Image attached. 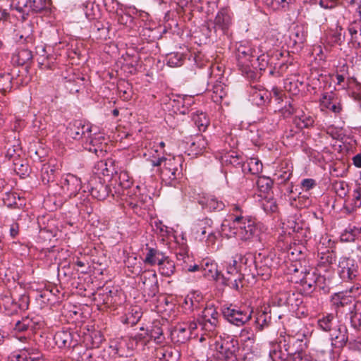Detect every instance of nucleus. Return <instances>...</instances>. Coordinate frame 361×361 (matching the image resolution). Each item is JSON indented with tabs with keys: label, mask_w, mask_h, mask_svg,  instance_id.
<instances>
[{
	"label": "nucleus",
	"mask_w": 361,
	"mask_h": 361,
	"mask_svg": "<svg viewBox=\"0 0 361 361\" xmlns=\"http://www.w3.org/2000/svg\"><path fill=\"white\" fill-rule=\"evenodd\" d=\"M318 269L319 271H328L336 259V254L333 251L326 250V252L319 253Z\"/></svg>",
	"instance_id": "bb28decb"
},
{
	"label": "nucleus",
	"mask_w": 361,
	"mask_h": 361,
	"mask_svg": "<svg viewBox=\"0 0 361 361\" xmlns=\"http://www.w3.org/2000/svg\"><path fill=\"white\" fill-rule=\"evenodd\" d=\"M361 207V188H359L354 190L352 203L345 207L348 213H353L355 209Z\"/></svg>",
	"instance_id": "864d4df0"
},
{
	"label": "nucleus",
	"mask_w": 361,
	"mask_h": 361,
	"mask_svg": "<svg viewBox=\"0 0 361 361\" xmlns=\"http://www.w3.org/2000/svg\"><path fill=\"white\" fill-rule=\"evenodd\" d=\"M338 274L344 281L355 280L360 275L357 262L352 257H341L338 264Z\"/></svg>",
	"instance_id": "6e6552de"
},
{
	"label": "nucleus",
	"mask_w": 361,
	"mask_h": 361,
	"mask_svg": "<svg viewBox=\"0 0 361 361\" xmlns=\"http://www.w3.org/2000/svg\"><path fill=\"white\" fill-rule=\"evenodd\" d=\"M66 130L71 137L74 140H81L83 143L93 130L90 123L82 120H75L68 124Z\"/></svg>",
	"instance_id": "f8f14e48"
},
{
	"label": "nucleus",
	"mask_w": 361,
	"mask_h": 361,
	"mask_svg": "<svg viewBox=\"0 0 361 361\" xmlns=\"http://www.w3.org/2000/svg\"><path fill=\"white\" fill-rule=\"evenodd\" d=\"M222 314L229 323L240 326L250 320L252 311L231 305L222 308Z\"/></svg>",
	"instance_id": "0eeeda50"
},
{
	"label": "nucleus",
	"mask_w": 361,
	"mask_h": 361,
	"mask_svg": "<svg viewBox=\"0 0 361 361\" xmlns=\"http://www.w3.org/2000/svg\"><path fill=\"white\" fill-rule=\"evenodd\" d=\"M140 330V332L137 333L132 338V339L135 342L136 344L140 343L145 345L150 341L149 330L145 329L144 327H141Z\"/></svg>",
	"instance_id": "bf43d9fd"
},
{
	"label": "nucleus",
	"mask_w": 361,
	"mask_h": 361,
	"mask_svg": "<svg viewBox=\"0 0 361 361\" xmlns=\"http://www.w3.org/2000/svg\"><path fill=\"white\" fill-rule=\"evenodd\" d=\"M210 97L214 103L219 104L221 102L224 97L226 95V91L224 84L221 82H217L212 85L211 90H208Z\"/></svg>",
	"instance_id": "ea45409f"
},
{
	"label": "nucleus",
	"mask_w": 361,
	"mask_h": 361,
	"mask_svg": "<svg viewBox=\"0 0 361 361\" xmlns=\"http://www.w3.org/2000/svg\"><path fill=\"white\" fill-rule=\"evenodd\" d=\"M145 292L149 298L154 297L159 293V283L157 275L155 272L147 273L143 276Z\"/></svg>",
	"instance_id": "393cba45"
},
{
	"label": "nucleus",
	"mask_w": 361,
	"mask_h": 361,
	"mask_svg": "<svg viewBox=\"0 0 361 361\" xmlns=\"http://www.w3.org/2000/svg\"><path fill=\"white\" fill-rule=\"evenodd\" d=\"M212 222V220L207 218L198 220L193 227V231L197 237H199L200 240H203L207 233H208V236H210L212 234V231L211 230Z\"/></svg>",
	"instance_id": "7c9ffc66"
},
{
	"label": "nucleus",
	"mask_w": 361,
	"mask_h": 361,
	"mask_svg": "<svg viewBox=\"0 0 361 361\" xmlns=\"http://www.w3.org/2000/svg\"><path fill=\"white\" fill-rule=\"evenodd\" d=\"M149 335L150 341L153 339L157 343H161L164 340L163 330L159 325L153 326L152 329L149 330Z\"/></svg>",
	"instance_id": "052dcab7"
},
{
	"label": "nucleus",
	"mask_w": 361,
	"mask_h": 361,
	"mask_svg": "<svg viewBox=\"0 0 361 361\" xmlns=\"http://www.w3.org/2000/svg\"><path fill=\"white\" fill-rule=\"evenodd\" d=\"M219 314L213 305H207L202 311V316L198 319L199 325L209 336H214L217 334V329L219 326Z\"/></svg>",
	"instance_id": "39448f33"
},
{
	"label": "nucleus",
	"mask_w": 361,
	"mask_h": 361,
	"mask_svg": "<svg viewBox=\"0 0 361 361\" xmlns=\"http://www.w3.org/2000/svg\"><path fill=\"white\" fill-rule=\"evenodd\" d=\"M339 322L336 319L334 314H323L317 320V327L325 332H331L337 326Z\"/></svg>",
	"instance_id": "a878e982"
},
{
	"label": "nucleus",
	"mask_w": 361,
	"mask_h": 361,
	"mask_svg": "<svg viewBox=\"0 0 361 361\" xmlns=\"http://www.w3.org/2000/svg\"><path fill=\"white\" fill-rule=\"evenodd\" d=\"M279 299L282 305L289 307L293 312L298 311L303 303L302 296L293 292L281 293Z\"/></svg>",
	"instance_id": "b1692460"
},
{
	"label": "nucleus",
	"mask_w": 361,
	"mask_h": 361,
	"mask_svg": "<svg viewBox=\"0 0 361 361\" xmlns=\"http://www.w3.org/2000/svg\"><path fill=\"white\" fill-rule=\"evenodd\" d=\"M205 268L203 269V274L204 276L211 278L213 280L217 281L220 279L221 273L217 269V266L215 264H205Z\"/></svg>",
	"instance_id": "603ef678"
},
{
	"label": "nucleus",
	"mask_w": 361,
	"mask_h": 361,
	"mask_svg": "<svg viewBox=\"0 0 361 361\" xmlns=\"http://www.w3.org/2000/svg\"><path fill=\"white\" fill-rule=\"evenodd\" d=\"M185 59V55L180 52H171L166 55V63L170 67L181 66Z\"/></svg>",
	"instance_id": "79ce46f5"
},
{
	"label": "nucleus",
	"mask_w": 361,
	"mask_h": 361,
	"mask_svg": "<svg viewBox=\"0 0 361 361\" xmlns=\"http://www.w3.org/2000/svg\"><path fill=\"white\" fill-rule=\"evenodd\" d=\"M26 319L28 321L30 331H34L42 328L44 325V322L42 320V317L39 316H35L32 317H26Z\"/></svg>",
	"instance_id": "338daca9"
},
{
	"label": "nucleus",
	"mask_w": 361,
	"mask_h": 361,
	"mask_svg": "<svg viewBox=\"0 0 361 361\" xmlns=\"http://www.w3.org/2000/svg\"><path fill=\"white\" fill-rule=\"evenodd\" d=\"M290 205L297 208H306L312 204V200L305 195L299 194L297 198L290 197Z\"/></svg>",
	"instance_id": "09e8293b"
},
{
	"label": "nucleus",
	"mask_w": 361,
	"mask_h": 361,
	"mask_svg": "<svg viewBox=\"0 0 361 361\" xmlns=\"http://www.w3.org/2000/svg\"><path fill=\"white\" fill-rule=\"evenodd\" d=\"M273 180L266 176H259L256 181L257 189L263 196L271 190Z\"/></svg>",
	"instance_id": "37998d69"
},
{
	"label": "nucleus",
	"mask_w": 361,
	"mask_h": 361,
	"mask_svg": "<svg viewBox=\"0 0 361 361\" xmlns=\"http://www.w3.org/2000/svg\"><path fill=\"white\" fill-rule=\"evenodd\" d=\"M291 176L292 171L289 169L286 171H279L274 174V180L278 185H283L290 180Z\"/></svg>",
	"instance_id": "0e129e2a"
},
{
	"label": "nucleus",
	"mask_w": 361,
	"mask_h": 361,
	"mask_svg": "<svg viewBox=\"0 0 361 361\" xmlns=\"http://www.w3.org/2000/svg\"><path fill=\"white\" fill-rule=\"evenodd\" d=\"M314 123L313 117L303 112L301 115L297 116L295 119V125L300 129L310 128L314 125Z\"/></svg>",
	"instance_id": "de8ad7c7"
},
{
	"label": "nucleus",
	"mask_w": 361,
	"mask_h": 361,
	"mask_svg": "<svg viewBox=\"0 0 361 361\" xmlns=\"http://www.w3.org/2000/svg\"><path fill=\"white\" fill-rule=\"evenodd\" d=\"M282 262L281 257H277L276 254L271 253L264 257L259 263L257 262L255 264L256 274L260 276L262 280H267L271 276L272 269H276Z\"/></svg>",
	"instance_id": "9b49d317"
},
{
	"label": "nucleus",
	"mask_w": 361,
	"mask_h": 361,
	"mask_svg": "<svg viewBox=\"0 0 361 361\" xmlns=\"http://www.w3.org/2000/svg\"><path fill=\"white\" fill-rule=\"evenodd\" d=\"M308 27L306 25H296L292 30L290 38L294 44L302 45L307 39Z\"/></svg>",
	"instance_id": "c756f323"
},
{
	"label": "nucleus",
	"mask_w": 361,
	"mask_h": 361,
	"mask_svg": "<svg viewBox=\"0 0 361 361\" xmlns=\"http://www.w3.org/2000/svg\"><path fill=\"white\" fill-rule=\"evenodd\" d=\"M191 117L200 131H205L210 123V120L204 112L196 111L192 113Z\"/></svg>",
	"instance_id": "4c0bfd02"
},
{
	"label": "nucleus",
	"mask_w": 361,
	"mask_h": 361,
	"mask_svg": "<svg viewBox=\"0 0 361 361\" xmlns=\"http://www.w3.org/2000/svg\"><path fill=\"white\" fill-rule=\"evenodd\" d=\"M236 57L238 66H240L250 63L255 56L252 49L250 46L240 44L236 49Z\"/></svg>",
	"instance_id": "c85d7f7f"
},
{
	"label": "nucleus",
	"mask_w": 361,
	"mask_h": 361,
	"mask_svg": "<svg viewBox=\"0 0 361 361\" xmlns=\"http://www.w3.org/2000/svg\"><path fill=\"white\" fill-rule=\"evenodd\" d=\"M234 154L235 152H232V154L225 156V162L229 163L234 166H239L242 167V164L245 162L242 157Z\"/></svg>",
	"instance_id": "774afa93"
},
{
	"label": "nucleus",
	"mask_w": 361,
	"mask_h": 361,
	"mask_svg": "<svg viewBox=\"0 0 361 361\" xmlns=\"http://www.w3.org/2000/svg\"><path fill=\"white\" fill-rule=\"evenodd\" d=\"M354 236L360 238L361 235V214L356 213L353 217L352 222L347 227Z\"/></svg>",
	"instance_id": "3c124183"
},
{
	"label": "nucleus",
	"mask_w": 361,
	"mask_h": 361,
	"mask_svg": "<svg viewBox=\"0 0 361 361\" xmlns=\"http://www.w3.org/2000/svg\"><path fill=\"white\" fill-rule=\"evenodd\" d=\"M182 157H171L166 159L161 170L162 180L166 183L172 185L182 176Z\"/></svg>",
	"instance_id": "423d86ee"
},
{
	"label": "nucleus",
	"mask_w": 361,
	"mask_h": 361,
	"mask_svg": "<svg viewBox=\"0 0 361 361\" xmlns=\"http://www.w3.org/2000/svg\"><path fill=\"white\" fill-rule=\"evenodd\" d=\"M250 100L257 106H263L269 103L271 93L260 85H250L248 90Z\"/></svg>",
	"instance_id": "dca6fc26"
},
{
	"label": "nucleus",
	"mask_w": 361,
	"mask_h": 361,
	"mask_svg": "<svg viewBox=\"0 0 361 361\" xmlns=\"http://www.w3.org/2000/svg\"><path fill=\"white\" fill-rule=\"evenodd\" d=\"M133 183L132 177L126 171H121L119 173L115 171L111 179V185H114V192L118 195L123 194L124 190L130 188Z\"/></svg>",
	"instance_id": "2eb2a0df"
},
{
	"label": "nucleus",
	"mask_w": 361,
	"mask_h": 361,
	"mask_svg": "<svg viewBox=\"0 0 361 361\" xmlns=\"http://www.w3.org/2000/svg\"><path fill=\"white\" fill-rule=\"evenodd\" d=\"M89 190L92 197L102 201L104 200L111 193L112 196L116 194L114 192L113 188L111 189L104 180L100 177H94L91 178L89 182Z\"/></svg>",
	"instance_id": "4468645a"
},
{
	"label": "nucleus",
	"mask_w": 361,
	"mask_h": 361,
	"mask_svg": "<svg viewBox=\"0 0 361 361\" xmlns=\"http://www.w3.org/2000/svg\"><path fill=\"white\" fill-rule=\"evenodd\" d=\"M207 207L213 212H219L224 209L225 204L222 201H219L216 198L212 197L207 200Z\"/></svg>",
	"instance_id": "69168bd1"
},
{
	"label": "nucleus",
	"mask_w": 361,
	"mask_h": 361,
	"mask_svg": "<svg viewBox=\"0 0 361 361\" xmlns=\"http://www.w3.org/2000/svg\"><path fill=\"white\" fill-rule=\"evenodd\" d=\"M262 225L256 219L250 217L246 221L233 228V234L242 241H261Z\"/></svg>",
	"instance_id": "7ed1b4c3"
},
{
	"label": "nucleus",
	"mask_w": 361,
	"mask_h": 361,
	"mask_svg": "<svg viewBox=\"0 0 361 361\" xmlns=\"http://www.w3.org/2000/svg\"><path fill=\"white\" fill-rule=\"evenodd\" d=\"M159 272L163 276L171 277L176 272L175 262L169 257L164 265L159 268Z\"/></svg>",
	"instance_id": "8fccbe9b"
},
{
	"label": "nucleus",
	"mask_w": 361,
	"mask_h": 361,
	"mask_svg": "<svg viewBox=\"0 0 361 361\" xmlns=\"http://www.w3.org/2000/svg\"><path fill=\"white\" fill-rule=\"evenodd\" d=\"M62 190L68 196H75L82 188V181L80 178L72 173H67L61 180Z\"/></svg>",
	"instance_id": "aec40b11"
},
{
	"label": "nucleus",
	"mask_w": 361,
	"mask_h": 361,
	"mask_svg": "<svg viewBox=\"0 0 361 361\" xmlns=\"http://www.w3.org/2000/svg\"><path fill=\"white\" fill-rule=\"evenodd\" d=\"M288 274L292 275L291 280L295 283H300L303 289L307 292H312L316 288L317 275L315 270L307 269L303 267L300 262H291L288 267Z\"/></svg>",
	"instance_id": "f03ea898"
},
{
	"label": "nucleus",
	"mask_w": 361,
	"mask_h": 361,
	"mask_svg": "<svg viewBox=\"0 0 361 361\" xmlns=\"http://www.w3.org/2000/svg\"><path fill=\"white\" fill-rule=\"evenodd\" d=\"M327 39L330 44L341 45L345 41V31L343 28L336 25L334 29H331L327 35Z\"/></svg>",
	"instance_id": "58836bf2"
},
{
	"label": "nucleus",
	"mask_w": 361,
	"mask_h": 361,
	"mask_svg": "<svg viewBox=\"0 0 361 361\" xmlns=\"http://www.w3.org/2000/svg\"><path fill=\"white\" fill-rule=\"evenodd\" d=\"M238 341L234 336L225 335L221 337L219 350V353L222 356L221 361H238Z\"/></svg>",
	"instance_id": "1a4fd4ad"
},
{
	"label": "nucleus",
	"mask_w": 361,
	"mask_h": 361,
	"mask_svg": "<svg viewBox=\"0 0 361 361\" xmlns=\"http://www.w3.org/2000/svg\"><path fill=\"white\" fill-rule=\"evenodd\" d=\"M331 285V281L329 278H326L325 276L321 275L320 274L317 275L316 288L322 290L324 293H327L330 290Z\"/></svg>",
	"instance_id": "13d9d810"
},
{
	"label": "nucleus",
	"mask_w": 361,
	"mask_h": 361,
	"mask_svg": "<svg viewBox=\"0 0 361 361\" xmlns=\"http://www.w3.org/2000/svg\"><path fill=\"white\" fill-rule=\"evenodd\" d=\"M84 148L97 157H103L106 153V143L104 137L100 134L91 132L82 144Z\"/></svg>",
	"instance_id": "ddd939ff"
},
{
	"label": "nucleus",
	"mask_w": 361,
	"mask_h": 361,
	"mask_svg": "<svg viewBox=\"0 0 361 361\" xmlns=\"http://www.w3.org/2000/svg\"><path fill=\"white\" fill-rule=\"evenodd\" d=\"M334 189L338 196L344 197L348 192V185L344 180H336L333 184Z\"/></svg>",
	"instance_id": "e2e57ef3"
},
{
	"label": "nucleus",
	"mask_w": 361,
	"mask_h": 361,
	"mask_svg": "<svg viewBox=\"0 0 361 361\" xmlns=\"http://www.w3.org/2000/svg\"><path fill=\"white\" fill-rule=\"evenodd\" d=\"M94 300L99 303L106 305L107 307H116L122 303L121 293L117 290L113 291L109 290L97 294Z\"/></svg>",
	"instance_id": "5701e85b"
},
{
	"label": "nucleus",
	"mask_w": 361,
	"mask_h": 361,
	"mask_svg": "<svg viewBox=\"0 0 361 361\" xmlns=\"http://www.w3.org/2000/svg\"><path fill=\"white\" fill-rule=\"evenodd\" d=\"M3 306L6 314L13 316L19 312L16 300L11 296H5L3 299Z\"/></svg>",
	"instance_id": "c03bdc74"
},
{
	"label": "nucleus",
	"mask_w": 361,
	"mask_h": 361,
	"mask_svg": "<svg viewBox=\"0 0 361 361\" xmlns=\"http://www.w3.org/2000/svg\"><path fill=\"white\" fill-rule=\"evenodd\" d=\"M208 145L206 138L202 135H197L192 140L189 147V150L192 154L197 155L201 154Z\"/></svg>",
	"instance_id": "f704fd0d"
},
{
	"label": "nucleus",
	"mask_w": 361,
	"mask_h": 361,
	"mask_svg": "<svg viewBox=\"0 0 361 361\" xmlns=\"http://www.w3.org/2000/svg\"><path fill=\"white\" fill-rule=\"evenodd\" d=\"M348 350L353 352H361V335L353 336L351 334L349 337V341L346 345Z\"/></svg>",
	"instance_id": "6e6d98bb"
},
{
	"label": "nucleus",
	"mask_w": 361,
	"mask_h": 361,
	"mask_svg": "<svg viewBox=\"0 0 361 361\" xmlns=\"http://www.w3.org/2000/svg\"><path fill=\"white\" fill-rule=\"evenodd\" d=\"M260 199L258 200L261 202V206L266 213H274L277 212L278 205L276 200L273 197L267 195H258Z\"/></svg>",
	"instance_id": "a19ab883"
},
{
	"label": "nucleus",
	"mask_w": 361,
	"mask_h": 361,
	"mask_svg": "<svg viewBox=\"0 0 361 361\" xmlns=\"http://www.w3.org/2000/svg\"><path fill=\"white\" fill-rule=\"evenodd\" d=\"M13 76L10 73L0 75V92L3 94L10 92L13 88Z\"/></svg>",
	"instance_id": "49530a36"
},
{
	"label": "nucleus",
	"mask_w": 361,
	"mask_h": 361,
	"mask_svg": "<svg viewBox=\"0 0 361 361\" xmlns=\"http://www.w3.org/2000/svg\"><path fill=\"white\" fill-rule=\"evenodd\" d=\"M55 169L49 166H44L42 169V180L44 184L53 182L55 179Z\"/></svg>",
	"instance_id": "680f3d73"
},
{
	"label": "nucleus",
	"mask_w": 361,
	"mask_h": 361,
	"mask_svg": "<svg viewBox=\"0 0 361 361\" xmlns=\"http://www.w3.org/2000/svg\"><path fill=\"white\" fill-rule=\"evenodd\" d=\"M214 31H220L222 35H226L232 25V16L226 8H221L217 13L214 19Z\"/></svg>",
	"instance_id": "4be33fe9"
},
{
	"label": "nucleus",
	"mask_w": 361,
	"mask_h": 361,
	"mask_svg": "<svg viewBox=\"0 0 361 361\" xmlns=\"http://www.w3.org/2000/svg\"><path fill=\"white\" fill-rule=\"evenodd\" d=\"M240 67L243 75L248 80L254 82L260 78L259 74L250 68L249 63L240 66Z\"/></svg>",
	"instance_id": "5fc2aeb1"
},
{
	"label": "nucleus",
	"mask_w": 361,
	"mask_h": 361,
	"mask_svg": "<svg viewBox=\"0 0 361 361\" xmlns=\"http://www.w3.org/2000/svg\"><path fill=\"white\" fill-rule=\"evenodd\" d=\"M185 326V324L180 323L176 325L171 331V338L173 343H185L191 338Z\"/></svg>",
	"instance_id": "cd10ccee"
},
{
	"label": "nucleus",
	"mask_w": 361,
	"mask_h": 361,
	"mask_svg": "<svg viewBox=\"0 0 361 361\" xmlns=\"http://www.w3.org/2000/svg\"><path fill=\"white\" fill-rule=\"evenodd\" d=\"M195 104V99L190 95H172L170 99V104L171 105L175 113L180 114H186L189 113L190 108Z\"/></svg>",
	"instance_id": "a211bd4d"
},
{
	"label": "nucleus",
	"mask_w": 361,
	"mask_h": 361,
	"mask_svg": "<svg viewBox=\"0 0 361 361\" xmlns=\"http://www.w3.org/2000/svg\"><path fill=\"white\" fill-rule=\"evenodd\" d=\"M144 262L150 266H154L156 260L161 255L162 251L157 248L147 247Z\"/></svg>",
	"instance_id": "a18cd8bd"
},
{
	"label": "nucleus",
	"mask_w": 361,
	"mask_h": 361,
	"mask_svg": "<svg viewBox=\"0 0 361 361\" xmlns=\"http://www.w3.org/2000/svg\"><path fill=\"white\" fill-rule=\"evenodd\" d=\"M32 53L25 48L18 49L12 56V61L18 66H23L32 61Z\"/></svg>",
	"instance_id": "2f4dec72"
},
{
	"label": "nucleus",
	"mask_w": 361,
	"mask_h": 361,
	"mask_svg": "<svg viewBox=\"0 0 361 361\" xmlns=\"http://www.w3.org/2000/svg\"><path fill=\"white\" fill-rule=\"evenodd\" d=\"M47 0H11L10 8L18 12L23 20L31 13L41 12L47 7Z\"/></svg>",
	"instance_id": "20e7f679"
},
{
	"label": "nucleus",
	"mask_w": 361,
	"mask_h": 361,
	"mask_svg": "<svg viewBox=\"0 0 361 361\" xmlns=\"http://www.w3.org/2000/svg\"><path fill=\"white\" fill-rule=\"evenodd\" d=\"M262 171V164L257 158H250L242 164V172L243 173H250L255 175L259 173Z\"/></svg>",
	"instance_id": "72a5a7b5"
},
{
	"label": "nucleus",
	"mask_w": 361,
	"mask_h": 361,
	"mask_svg": "<svg viewBox=\"0 0 361 361\" xmlns=\"http://www.w3.org/2000/svg\"><path fill=\"white\" fill-rule=\"evenodd\" d=\"M270 346L269 355L272 361H293L302 351L303 340L297 336L281 334Z\"/></svg>",
	"instance_id": "f257e3e1"
},
{
	"label": "nucleus",
	"mask_w": 361,
	"mask_h": 361,
	"mask_svg": "<svg viewBox=\"0 0 361 361\" xmlns=\"http://www.w3.org/2000/svg\"><path fill=\"white\" fill-rule=\"evenodd\" d=\"M239 256V260L240 263L251 268L252 266L255 267V264H257V262L255 260V255L254 253L251 252H247L245 255L238 254ZM251 271V269H250Z\"/></svg>",
	"instance_id": "4d7b16f0"
},
{
	"label": "nucleus",
	"mask_w": 361,
	"mask_h": 361,
	"mask_svg": "<svg viewBox=\"0 0 361 361\" xmlns=\"http://www.w3.org/2000/svg\"><path fill=\"white\" fill-rule=\"evenodd\" d=\"M350 322L356 330L361 329V301H355L350 310Z\"/></svg>",
	"instance_id": "473e14b6"
},
{
	"label": "nucleus",
	"mask_w": 361,
	"mask_h": 361,
	"mask_svg": "<svg viewBox=\"0 0 361 361\" xmlns=\"http://www.w3.org/2000/svg\"><path fill=\"white\" fill-rule=\"evenodd\" d=\"M142 316V312L141 307L139 306H133L131 307L128 313L122 317V322L133 326L140 321Z\"/></svg>",
	"instance_id": "c9c22d12"
},
{
	"label": "nucleus",
	"mask_w": 361,
	"mask_h": 361,
	"mask_svg": "<svg viewBox=\"0 0 361 361\" xmlns=\"http://www.w3.org/2000/svg\"><path fill=\"white\" fill-rule=\"evenodd\" d=\"M78 336L70 330L62 329L55 333L53 339L59 348H70L78 345Z\"/></svg>",
	"instance_id": "6ab92c4d"
},
{
	"label": "nucleus",
	"mask_w": 361,
	"mask_h": 361,
	"mask_svg": "<svg viewBox=\"0 0 361 361\" xmlns=\"http://www.w3.org/2000/svg\"><path fill=\"white\" fill-rule=\"evenodd\" d=\"M350 336L346 326L338 323L331 334V346L343 349L348 344Z\"/></svg>",
	"instance_id": "412c9836"
},
{
	"label": "nucleus",
	"mask_w": 361,
	"mask_h": 361,
	"mask_svg": "<svg viewBox=\"0 0 361 361\" xmlns=\"http://www.w3.org/2000/svg\"><path fill=\"white\" fill-rule=\"evenodd\" d=\"M226 271L221 274L220 279L223 285L240 291L243 286L244 274L238 268H233L231 265L225 266Z\"/></svg>",
	"instance_id": "9d476101"
},
{
	"label": "nucleus",
	"mask_w": 361,
	"mask_h": 361,
	"mask_svg": "<svg viewBox=\"0 0 361 361\" xmlns=\"http://www.w3.org/2000/svg\"><path fill=\"white\" fill-rule=\"evenodd\" d=\"M355 302L353 296L348 294V291L335 293L331 297V306L336 313L343 312L345 308L350 310Z\"/></svg>",
	"instance_id": "f3484780"
},
{
	"label": "nucleus",
	"mask_w": 361,
	"mask_h": 361,
	"mask_svg": "<svg viewBox=\"0 0 361 361\" xmlns=\"http://www.w3.org/2000/svg\"><path fill=\"white\" fill-rule=\"evenodd\" d=\"M231 210L233 216V228L251 217V216L247 214V212L240 204H233Z\"/></svg>",
	"instance_id": "e433bc0d"
}]
</instances>
